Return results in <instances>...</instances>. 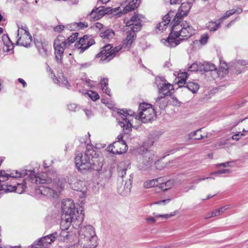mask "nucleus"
<instances>
[{"label":"nucleus","instance_id":"61","mask_svg":"<svg viewBox=\"0 0 248 248\" xmlns=\"http://www.w3.org/2000/svg\"><path fill=\"white\" fill-rule=\"evenodd\" d=\"M18 81L23 85V87H25L27 86L26 82L22 78H19Z\"/></svg>","mask_w":248,"mask_h":248},{"label":"nucleus","instance_id":"8","mask_svg":"<svg viewBox=\"0 0 248 248\" xmlns=\"http://www.w3.org/2000/svg\"><path fill=\"white\" fill-rule=\"evenodd\" d=\"M121 49L119 46L112 47L111 45H106L102 48V50L96 55V57H100L102 61L108 62L112 60L116 53Z\"/></svg>","mask_w":248,"mask_h":248},{"label":"nucleus","instance_id":"36","mask_svg":"<svg viewBox=\"0 0 248 248\" xmlns=\"http://www.w3.org/2000/svg\"><path fill=\"white\" fill-rule=\"evenodd\" d=\"M202 63L201 62H194L189 67V70L190 71L202 72Z\"/></svg>","mask_w":248,"mask_h":248},{"label":"nucleus","instance_id":"28","mask_svg":"<svg viewBox=\"0 0 248 248\" xmlns=\"http://www.w3.org/2000/svg\"><path fill=\"white\" fill-rule=\"evenodd\" d=\"M242 10L239 8H237L235 9H232L230 10H229L225 13L223 16H222V17H221L219 19V21L222 22L224 19L229 17L231 15H232L235 13L240 14L242 12Z\"/></svg>","mask_w":248,"mask_h":248},{"label":"nucleus","instance_id":"27","mask_svg":"<svg viewBox=\"0 0 248 248\" xmlns=\"http://www.w3.org/2000/svg\"><path fill=\"white\" fill-rule=\"evenodd\" d=\"M115 32L111 29H106L100 33V36L102 38L107 40H110L113 38Z\"/></svg>","mask_w":248,"mask_h":248},{"label":"nucleus","instance_id":"39","mask_svg":"<svg viewBox=\"0 0 248 248\" xmlns=\"http://www.w3.org/2000/svg\"><path fill=\"white\" fill-rule=\"evenodd\" d=\"M78 39V32L73 33L72 35L69 36L66 41L67 46L71 44L74 43Z\"/></svg>","mask_w":248,"mask_h":248},{"label":"nucleus","instance_id":"51","mask_svg":"<svg viewBox=\"0 0 248 248\" xmlns=\"http://www.w3.org/2000/svg\"><path fill=\"white\" fill-rule=\"evenodd\" d=\"M77 106L76 104H70L68 105V109L71 111H75Z\"/></svg>","mask_w":248,"mask_h":248},{"label":"nucleus","instance_id":"24","mask_svg":"<svg viewBox=\"0 0 248 248\" xmlns=\"http://www.w3.org/2000/svg\"><path fill=\"white\" fill-rule=\"evenodd\" d=\"M130 165V162L128 160H126L120 163L118 166L119 176L123 178L126 174V171Z\"/></svg>","mask_w":248,"mask_h":248},{"label":"nucleus","instance_id":"31","mask_svg":"<svg viewBox=\"0 0 248 248\" xmlns=\"http://www.w3.org/2000/svg\"><path fill=\"white\" fill-rule=\"evenodd\" d=\"M174 184V181L173 180H169L164 183L160 184L159 187L163 191H166L171 188Z\"/></svg>","mask_w":248,"mask_h":248},{"label":"nucleus","instance_id":"56","mask_svg":"<svg viewBox=\"0 0 248 248\" xmlns=\"http://www.w3.org/2000/svg\"><path fill=\"white\" fill-rule=\"evenodd\" d=\"M166 0L169 1L170 4L172 5V4H180V2L183 0Z\"/></svg>","mask_w":248,"mask_h":248},{"label":"nucleus","instance_id":"2","mask_svg":"<svg viewBox=\"0 0 248 248\" xmlns=\"http://www.w3.org/2000/svg\"><path fill=\"white\" fill-rule=\"evenodd\" d=\"M139 109L140 111L138 116H135V113L131 110L118 111V113L123 119V121H120L119 123L124 130L130 131L134 121L140 120L142 123H148L151 122L155 117V110L150 104L141 103L140 105Z\"/></svg>","mask_w":248,"mask_h":248},{"label":"nucleus","instance_id":"40","mask_svg":"<svg viewBox=\"0 0 248 248\" xmlns=\"http://www.w3.org/2000/svg\"><path fill=\"white\" fill-rule=\"evenodd\" d=\"M177 211H174L173 213H170V214H164V215H159L157 214L154 213V216L156 217H162L163 218L167 219L169 217H172L177 214Z\"/></svg>","mask_w":248,"mask_h":248},{"label":"nucleus","instance_id":"38","mask_svg":"<svg viewBox=\"0 0 248 248\" xmlns=\"http://www.w3.org/2000/svg\"><path fill=\"white\" fill-rule=\"evenodd\" d=\"M26 183L24 181L22 184L17 183V186H16L15 191L18 194H21L26 187Z\"/></svg>","mask_w":248,"mask_h":248},{"label":"nucleus","instance_id":"12","mask_svg":"<svg viewBox=\"0 0 248 248\" xmlns=\"http://www.w3.org/2000/svg\"><path fill=\"white\" fill-rule=\"evenodd\" d=\"M192 7V3L190 2H183L179 7L177 13L173 19V22L177 23L186 16Z\"/></svg>","mask_w":248,"mask_h":248},{"label":"nucleus","instance_id":"4","mask_svg":"<svg viewBox=\"0 0 248 248\" xmlns=\"http://www.w3.org/2000/svg\"><path fill=\"white\" fill-rule=\"evenodd\" d=\"M34 182L37 184H42L45 185L40 186L38 191L41 194L47 197H57L58 193L63 188L65 181L60 180L59 178L53 179L50 178L43 179L41 177L35 176ZM34 181V179H32Z\"/></svg>","mask_w":248,"mask_h":248},{"label":"nucleus","instance_id":"7","mask_svg":"<svg viewBox=\"0 0 248 248\" xmlns=\"http://www.w3.org/2000/svg\"><path fill=\"white\" fill-rule=\"evenodd\" d=\"M53 46L56 61L58 62L61 63L64 49L68 46L64 37L59 35L54 41Z\"/></svg>","mask_w":248,"mask_h":248},{"label":"nucleus","instance_id":"15","mask_svg":"<svg viewBox=\"0 0 248 248\" xmlns=\"http://www.w3.org/2000/svg\"><path fill=\"white\" fill-rule=\"evenodd\" d=\"M125 27L132 28L135 31H140L141 29V16L138 14H135L132 16L130 20H124Z\"/></svg>","mask_w":248,"mask_h":248},{"label":"nucleus","instance_id":"46","mask_svg":"<svg viewBox=\"0 0 248 248\" xmlns=\"http://www.w3.org/2000/svg\"><path fill=\"white\" fill-rule=\"evenodd\" d=\"M208 36L207 34H204L201 36L200 42L202 45H205L208 39Z\"/></svg>","mask_w":248,"mask_h":248},{"label":"nucleus","instance_id":"48","mask_svg":"<svg viewBox=\"0 0 248 248\" xmlns=\"http://www.w3.org/2000/svg\"><path fill=\"white\" fill-rule=\"evenodd\" d=\"M64 29V26L62 25H60L58 26H56L54 28V30L56 32H61Z\"/></svg>","mask_w":248,"mask_h":248},{"label":"nucleus","instance_id":"50","mask_svg":"<svg viewBox=\"0 0 248 248\" xmlns=\"http://www.w3.org/2000/svg\"><path fill=\"white\" fill-rule=\"evenodd\" d=\"M88 136H86V139L84 140V139H83V141H82V139H80V141L81 142H84V143L85 144H86L87 146H89L90 145V144L91 143V141H90V140L89 139L90 138V134L88 133Z\"/></svg>","mask_w":248,"mask_h":248},{"label":"nucleus","instance_id":"5","mask_svg":"<svg viewBox=\"0 0 248 248\" xmlns=\"http://www.w3.org/2000/svg\"><path fill=\"white\" fill-rule=\"evenodd\" d=\"M139 152L140 154L139 160V168L140 170H148L152 168L154 164H155L156 169H160L157 166L159 163V161L157 160L156 156L153 151L148 150L142 147L140 149Z\"/></svg>","mask_w":248,"mask_h":248},{"label":"nucleus","instance_id":"30","mask_svg":"<svg viewBox=\"0 0 248 248\" xmlns=\"http://www.w3.org/2000/svg\"><path fill=\"white\" fill-rule=\"evenodd\" d=\"M100 85L102 91L110 96V90L108 89V79L107 78H102L100 81Z\"/></svg>","mask_w":248,"mask_h":248},{"label":"nucleus","instance_id":"1","mask_svg":"<svg viewBox=\"0 0 248 248\" xmlns=\"http://www.w3.org/2000/svg\"><path fill=\"white\" fill-rule=\"evenodd\" d=\"M87 188L84 187L78 191V197L81 199L78 203V246L81 248H96L98 245V238L95 229L90 224H84L85 212L83 206L85 204V199L86 196Z\"/></svg>","mask_w":248,"mask_h":248},{"label":"nucleus","instance_id":"14","mask_svg":"<svg viewBox=\"0 0 248 248\" xmlns=\"http://www.w3.org/2000/svg\"><path fill=\"white\" fill-rule=\"evenodd\" d=\"M127 150V145L124 141H116L108 147V152L113 154H122Z\"/></svg>","mask_w":248,"mask_h":248},{"label":"nucleus","instance_id":"62","mask_svg":"<svg viewBox=\"0 0 248 248\" xmlns=\"http://www.w3.org/2000/svg\"><path fill=\"white\" fill-rule=\"evenodd\" d=\"M146 220L150 223H154L155 222V219L153 217L146 218Z\"/></svg>","mask_w":248,"mask_h":248},{"label":"nucleus","instance_id":"37","mask_svg":"<svg viewBox=\"0 0 248 248\" xmlns=\"http://www.w3.org/2000/svg\"><path fill=\"white\" fill-rule=\"evenodd\" d=\"M221 23L219 20L218 23L214 22H209L207 24V28L211 31H215L217 30Z\"/></svg>","mask_w":248,"mask_h":248},{"label":"nucleus","instance_id":"45","mask_svg":"<svg viewBox=\"0 0 248 248\" xmlns=\"http://www.w3.org/2000/svg\"><path fill=\"white\" fill-rule=\"evenodd\" d=\"M243 133L238 132L235 135H233L232 137V139L233 140H235L236 141L239 140L243 136H244L245 135Z\"/></svg>","mask_w":248,"mask_h":248},{"label":"nucleus","instance_id":"33","mask_svg":"<svg viewBox=\"0 0 248 248\" xmlns=\"http://www.w3.org/2000/svg\"><path fill=\"white\" fill-rule=\"evenodd\" d=\"M161 178L149 180L144 183V187L146 188H149L157 186V183L160 181Z\"/></svg>","mask_w":248,"mask_h":248},{"label":"nucleus","instance_id":"23","mask_svg":"<svg viewBox=\"0 0 248 248\" xmlns=\"http://www.w3.org/2000/svg\"><path fill=\"white\" fill-rule=\"evenodd\" d=\"M2 40L3 43V50L5 52H9L14 48L12 42L11 41L9 36L7 34L3 35Z\"/></svg>","mask_w":248,"mask_h":248},{"label":"nucleus","instance_id":"41","mask_svg":"<svg viewBox=\"0 0 248 248\" xmlns=\"http://www.w3.org/2000/svg\"><path fill=\"white\" fill-rule=\"evenodd\" d=\"M87 94L93 101H96L99 98L98 94L92 91H89L87 93Z\"/></svg>","mask_w":248,"mask_h":248},{"label":"nucleus","instance_id":"35","mask_svg":"<svg viewBox=\"0 0 248 248\" xmlns=\"http://www.w3.org/2000/svg\"><path fill=\"white\" fill-rule=\"evenodd\" d=\"M186 87L193 93H195L199 89V85L193 82H188Z\"/></svg>","mask_w":248,"mask_h":248},{"label":"nucleus","instance_id":"60","mask_svg":"<svg viewBox=\"0 0 248 248\" xmlns=\"http://www.w3.org/2000/svg\"><path fill=\"white\" fill-rule=\"evenodd\" d=\"M94 28L96 29H98L99 30H101L103 28V25L100 23H96L94 25Z\"/></svg>","mask_w":248,"mask_h":248},{"label":"nucleus","instance_id":"18","mask_svg":"<svg viewBox=\"0 0 248 248\" xmlns=\"http://www.w3.org/2000/svg\"><path fill=\"white\" fill-rule=\"evenodd\" d=\"M124 31L126 33V38L124 40L123 44L126 47L129 48L136 39V32L138 31L132 28L125 27Z\"/></svg>","mask_w":248,"mask_h":248},{"label":"nucleus","instance_id":"13","mask_svg":"<svg viewBox=\"0 0 248 248\" xmlns=\"http://www.w3.org/2000/svg\"><path fill=\"white\" fill-rule=\"evenodd\" d=\"M29 172H31L30 174H31V172L28 170H23L21 171L13 170L12 171H8V172L1 170L0 171V181H5L7 180L9 177L14 178L23 177L28 175Z\"/></svg>","mask_w":248,"mask_h":248},{"label":"nucleus","instance_id":"17","mask_svg":"<svg viewBox=\"0 0 248 248\" xmlns=\"http://www.w3.org/2000/svg\"><path fill=\"white\" fill-rule=\"evenodd\" d=\"M90 35H85L78 40V53H82L94 44Z\"/></svg>","mask_w":248,"mask_h":248},{"label":"nucleus","instance_id":"57","mask_svg":"<svg viewBox=\"0 0 248 248\" xmlns=\"http://www.w3.org/2000/svg\"><path fill=\"white\" fill-rule=\"evenodd\" d=\"M155 141L156 140H149L148 141H146V145L147 146H151L154 144Z\"/></svg>","mask_w":248,"mask_h":248},{"label":"nucleus","instance_id":"20","mask_svg":"<svg viewBox=\"0 0 248 248\" xmlns=\"http://www.w3.org/2000/svg\"><path fill=\"white\" fill-rule=\"evenodd\" d=\"M129 178L127 181H125V185L124 186H118V192L122 196H126L130 192L133 177L131 175H129Z\"/></svg>","mask_w":248,"mask_h":248},{"label":"nucleus","instance_id":"32","mask_svg":"<svg viewBox=\"0 0 248 248\" xmlns=\"http://www.w3.org/2000/svg\"><path fill=\"white\" fill-rule=\"evenodd\" d=\"M202 72H208L216 70H217V68L214 64L205 62L203 63H202Z\"/></svg>","mask_w":248,"mask_h":248},{"label":"nucleus","instance_id":"43","mask_svg":"<svg viewBox=\"0 0 248 248\" xmlns=\"http://www.w3.org/2000/svg\"><path fill=\"white\" fill-rule=\"evenodd\" d=\"M220 214H222L221 210L220 208H218L210 213L211 215L209 216V217H205L204 219H207L212 217H217Z\"/></svg>","mask_w":248,"mask_h":248},{"label":"nucleus","instance_id":"22","mask_svg":"<svg viewBox=\"0 0 248 248\" xmlns=\"http://www.w3.org/2000/svg\"><path fill=\"white\" fill-rule=\"evenodd\" d=\"M36 46L39 53L44 57H47L48 55L49 46L46 43L37 42Z\"/></svg>","mask_w":248,"mask_h":248},{"label":"nucleus","instance_id":"55","mask_svg":"<svg viewBox=\"0 0 248 248\" xmlns=\"http://www.w3.org/2000/svg\"><path fill=\"white\" fill-rule=\"evenodd\" d=\"M231 163V162H226L225 163L217 164H216V166H217V167H226L228 166H230V164Z\"/></svg>","mask_w":248,"mask_h":248},{"label":"nucleus","instance_id":"34","mask_svg":"<svg viewBox=\"0 0 248 248\" xmlns=\"http://www.w3.org/2000/svg\"><path fill=\"white\" fill-rule=\"evenodd\" d=\"M83 157H81L80 162L81 164L79 166H78V170L79 169H89L91 167V162L89 158L88 157L87 159V156L85 155V162L83 161V159L82 158Z\"/></svg>","mask_w":248,"mask_h":248},{"label":"nucleus","instance_id":"16","mask_svg":"<svg viewBox=\"0 0 248 248\" xmlns=\"http://www.w3.org/2000/svg\"><path fill=\"white\" fill-rule=\"evenodd\" d=\"M77 217H68V216L62 215V220L60 227L62 231L67 230L71 225L76 229L77 226Z\"/></svg>","mask_w":248,"mask_h":248},{"label":"nucleus","instance_id":"6","mask_svg":"<svg viewBox=\"0 0 248 248\" xmlns=\"http://www.w3.org/2000/svg\"><path fill=\"white\" fill-rule=\"evenodd\" d=\"M18 28L16 45L26 47L30 46L32 42V36L28 31L26 26L21 25V27L18 26Z\"/></svg>","mask_w":248,"mask_h":248},{"label":"nucleus","instance_id":"58","mask_svg":"<svg viewBox=\"0 0 248 248\" xmlns=\"http://www.w3.org/2000/svg\"><path fill=\"white\" fill-rule=\"evenodd\" d=\"M219 174L229 173L231 172V170L229 169H222L218 170Z\"/></svg>","mask_w":248,"mask_h":248},{"label":"nucleus","instance_id":"49","mask_svg":"<svg viewBox=\"0 0 248 248\" xmlns=\"http://www.w3.org/2000/svg\"><path fill=\"white\" fill-rule=\"evenodd\" d=\"M212 178H212L211 177L202 178H198V179L194 180L193 181V182H192V183L193 184H197L199 183L200 182H201L202 181H204V180H205L206 179H212Z\"/></svg>","mask_w":248,"mask_h":248},{"label":"nucleus","instance_id":"54","mask_svg":"<svg viewBox=\"0 0 248 248\" xmlns=\"http://www.w3.org/2000/svg\"><path fill=\"white\" fill-rule=\"evenodd\" d=\"M88 27V23L85 22L78 23V30L84 29Z\"/></svg>","mask_w":248,"mask_h":248},{"label":"nucleus","instance_id":"10","mask_svg":"<svg viewBox=\"0 0 248 248\" xmlns=\"http://www.w3.org/2000/svg\"><path fill=\"white\" fill-rule=\"evenodd\" d=\"M162 81V84H160L159 85H158V88L159 90V96L157 97L156 99V103L157 105H159V101L162 98H164L166 96H170L171 94V91L173 90V86L172 84L169 83L163 82V80L162 78H159Z\"/></svg>","mask_w":248,"mask_h":248},{"label":"nucleus","instance_id":"63","mask_svg":"<svg viewBox=\"0 0 248 248\" xmlns=\"http://www.w3.org/2000/svg\"><path fill=\"white\" fill-rule=\"evenodd\" d=\"M91 65V63L89 62H86L83 64H81L80 68H87L89 67Z\"/></svg>","mask_w":248,"mask_h":248},{"label":"nucleus","instance_id":"11","mask_svg":"<svg viewBox=\"0 0 248 248\" xmlns=\"http://www.w3.org/2000/svg\"><path fill=\"white\" fill-rule=\"evenodd\" d=\"M76 210L74 201L71 199L63 200L62 202V215L68 217H76L75 215Z\"/></svg>","mask_w":248,"mask_h":248},{"label":"nucleus","instance_id":"29","mask_svg":"<svg viewBox=\"0 0 248 248\" xmlns=\"http://www.w3.org/2000/svg\"><path fill=\"white\" fill-rule=\"evenodd\" d=\"M187 78V75L186 72H182L178 74L177 83L179 87H182L186 84V80Z\"/></svg>","mask_w":248,"mask_h":248},{"label":"nucleus","instance_id":"25","mask_svg":"<svg viewBox=\"0 0 248 248\" xmlns=\"http://www.w3.org/2000/svg\"><path fill=\"white\" fill-rule=\"evenodd\" d=\"M140 1L141 0H133L130 1L124 7V12L127 13L138 8L140 3Z\"/></svg>","mask_w":248,"mask_h":248},{"label":"nucleus","instance_id":"3","mask_svg":"<svg viewBox=\"0 0 248 248\" xmlns=\"http://www.w3.org/2000/svg\"><path fill=\"white\" fill-rule=\"evenodd\" d=\"M170 33L167 39H162L161 42L165 46L170 47H175L180 43V42L187 40L195 33V30L187 21H183L175 23L172 22Z\"/></svg>","mask_w":248,"mask_h":248},{"label":"nucleus","instance_id":"21","mask_svg":"<svg viewBox=\"0 0 248 248\" xmlns=\"http://www.w3.org/2000/svg\"><path fill=\"white\" fill-rule=\"evenodd\" d=\"M107 12V10L104 9V7H99L92 10L89 14V16L91 18H93V20H96L102 18Z\"/></svg>","mask_w":248,"mask_h":248},{"label":"nucleus","instance_id":"44","mask_svg":"<svg viewBox=\"0 0 248 248\" xmlns=\"http://www.w3.org/2000/svg\"><path fill=\"white\" fill-rule=\"evenodd\" d=\"M66 28L70 31H76L78 29V23L74 22L68 24Z\"/></svg>","mask_w":248,"mask_h":248},{"label":"nucleus","instance_id":"47","mask_svg":"<svg viewBox=\"0 0 248 248\" xmlns=\"http://www.w3.org/2000/svg\"><path fill=\"white\" fill-rule=\"evenodd\" d=\"M201 130L202 129H199L198 130L193 133V136H196V138H195V140H201L203 138V137L201 134H199Z\"/></svg>","mask_w":248,"mask_h":248},{"label":"nucleus","instance_id":"52","mask_svg":"<svg viewBox=\"0 0 248 248\" xmlns=\"http://www.w3.org/2000/svg\"><path fill=\"white\" fill-rule=\"evenodd\" d=\"M7 187V185L5 184V183H3V184H1L0 183V192L1 193H3V192H6V188Z\"/></svg>","mask_w":248,"mask_h":248},{"label":"nucleus","instance_id":"19","mask_svg":"<svg viewBox=\"0 0 248 248\" xmlns=\"http://www.w3.org/2000/svg\"><path fill=\"white\" fill-rule=\"evenodd\" d=\"M47 71L51 74L50 77L53 79V81L56 84H60L62 87L69 89L70 87V84L68 83L67 79L63 76L62 73H61V76H59V78H56L53 71L52 69L47 65Z\"/></svg>","mask_w":248,"mask_h":248},{"label":"nucleus","instance_id":"26","mask_svg":"<svg viewBox=\"0 0 248 248\" xmlns=\"http://www.w3.org/2000/svg\"><path fill=\"white\" fill-rule=\"evenodd\" d=\"M170 13H169L167 15H165L163 18V21L160 22L157 28L160 31H163L167 27V26L169 24L170 21Z\"/></svg>","mask_w":248,"mask_h":248},{"label":"nucleus","instance_id":"59","mask_svg":"<svg viewBox=\"0 0 248 248\" xmlns=\"http://www.w3.org/2000/svg\"><path fill=\"white\" fill-rule=\"evenodd\" d=\"M231 208V205H226L223 207H221L220 208V209L221 210V213H223L226 210H227L228 209Z\"/></svg>","mask_w":248,"mask_h":248},{"label":"nucleus","instance_id":"64","mask_svg":"<svg viewBox=\"0 0 248 248\" xmlns=\"http://www.w3.org/2000/svg\"><path fill=\"white\" fill-rule=\"evenodd\" d=\"M170 199L162 200V201L156 202L155 203V204H160L162 203H168L170 202Z\"/></svg>","mask_w":248,"mask_h":248},{"label":"nucleus","instance_id":"9","mask_svg":"<svg viewBox=\"0 0 248 248\" xmlns=\"http://www.w3.org/2000/svg\"><path fill=\"white\" fill-rule=\"evenodd\" d=\"M58 237V234L55 232L40 238L29 248H47L46 247L53 242Z\"/></svg>","mask_w":248,"mask_h":248},{"label":"nucleus","instance_id":"42","mask_svg":"<svg viewBox=\"0 0 248 248\" xmlns=\"http://www.w3.org/2000/svg\"><path fill=\"white\" fill-rule=\"evenodd\" d=\"M229 139L223 138L219 139L217 143L216 144V146H220L222 145H225L228 144Z\"/></svg>","mask_w":248,"mask_h":248},{"label":"nucleus","instance_id":"53","mask_svg":"<svg viewBox=\"0 0 248 248\" xmlns=\"http://www.w3.org/2000/svg\"><path fill=\"white\" fill-rule=\"evenodd\" d=\"M6 192L15 191L16 186H12L11 185H7V187L6 188Z\"/></svg>","mask_w":248,"mask_h":248}]
</instances>
